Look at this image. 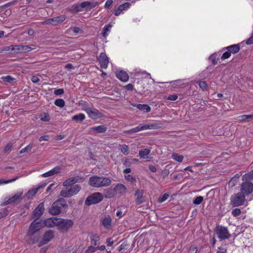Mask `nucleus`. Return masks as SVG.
<instances>
[{
    "instance_id": "1",
    "label": "nucleus",
    "mask_w": 253,
    "mask_h": 253,
    "mask_svg": "<svg viewBox=\"0 0 253 253\" xmlns=\"http://www.w3.org/2000/svg\"><path fill=\"white\" fill-rule=\"evenodd\" d=\"M111 180L107 177L94 175L89 178L88 184L93 187H101L110 185Z\"/></svg>"
},
{
    "instance_id": "2",
    "label": "nucleus",
    "mask_w": 253,
    "mask_h": 253,
    "mask_svg": "<svg viewBox=\"0 0 253 253\" xmlns=\"http://www.w3.org/2000/svg\"><path fill=\"white\" fill-rule=\"evenodd\" d=\"M67 208L68 205L66 200L63 198H61L53 202L49 209V212L53 215H56L60 213L62 209Z\"/></svg>"
},
{
    "instance_id": "3",
    "label": "nucleus",
    "mask_w": 253,
    "mask_h": 253,
    "mask_svg": "<svg viewBox=\"0 0 253 253\" xmlns=\"http://www.w3.org/2000/svg\"><path fill=\"white\" fill-rule=\"evenodd\" d=\"M42 227V223L41 222H37L35 220L33 221L30 224L29 228L27 235L30 237V239L33 241V243L36 242L39 239L40 235L37 233L35 237H33L35 234H36Z\"/></svg>"
},
{
    "instance_id": "4",
    "label": "nucleus",
    "mask_w": 253,
    "mask_h": 253,
    "mask_svg": "<svg viewBox=\"0 0 253 253\" xmlns=\"http://www.w3.org/2000/svg\"><path fill=\"white\" fill-rule=\"evenodd\" d=\"M60 192V196L64 198H69L76 195L81 189V186L79 184L74 185L64 186Z\"/></svg>"
},
{
    "instance_id": "5",
    "label": "nucleus",
    "mask_w": 253,
    "mask_h": 253,
    "mask_svg": "<svg viewBox=\"0 0 253 253\" xmlns=\"http://www.w3.org/2000/svg\"><path fill=\"white\" fill-rule=\"evenodd\" d=\"M230 203L233 207H239L243 205L246 202L245 195L242 192H238L232 195Z\"/></svg>"
},
{
    "instance_id": "6",
    "label": "nucleus",
    "mask_w": 253,
    "mask_h": 253,
    "mask_svg": "<svg viewBox=\"0 0 253 253\" xmlns=\"http://www.w3.org/2000/svg\"><path fill=\"white\" fill-rule=\"evenodd\" d=\"M103 199V195L100 192H95L87 197L85 201V204L90 206L100 203Z\"/></svg>"
},
{
    "instance_id": "7",
    "label": "nucleus",
    "mask_w": 253,
    "mask_h": 253,
    "mask_svg": "<svg viewBox=\"0 0 253 253\" xmlns=\"http://www.w3.org/2000/svg\"><path fill=\"white\" fill-rule=\"evenodd\" d=\"M56 221L58 222L57 226H59V229L62 232H67L74 224V222L71 219L60 218Z\"/></svg>"
},
{
    "instance_id": "8",
    "label": "nucleus",
    "mask_w": 253,
    "mask_h": 253,
    "mask_svg": "<svg viewBox=\"0 0 253 253\" xmlns=\"http://www.w3.org/2000/svg\"><path fill=\"white\" fill-rule=\"evenodd\" d=\"M159 127V125L155 124L140 125L135 127H134L129 130H127V135H129L133 133H135L143 130L157 129Z\"/></svg>"
},
{
    "instance_id": "9",
    "label": "nucleus",
    "mask_w": 253,
    "mask_h": 253,
    "mask_svg": "<svg viewBox=\"0 0 253 253\" xmlns=\"http://www.w3.org/2000/svg\"><path fill=\"white\" fill-rule=\"evenodd\" d=\"M215 232L220 240L228 239L231 236L227 228L224 226H217Z\"/></svg>"
},
{
    "instance_id": "10",
    "label": "nucleus",
    "mask_w": 253,
    "mask_h": 253,
    "mask_svg": "<svg viewBox=\"0 0 253 253\" xmlns=\"http://www.w3.org/2000/svg\"><path fill=\"white\" fill-rule=\"evenodd\" d=\"M241 186V192L243 193L245 195H249L253 191V183L248 180H243Z\"/></svg>"
},
{
    "instance_id": "11",
    "label": "nucleus",
    "mask_w": 253,
    "mask_h": 253,
    "mask_svg": "<svg viewBox=\"0 0 253 253\" xmlns=\"http://www.w3.org/2000/svg\"><path fill=\"white\" fill-rule=\"evenodd\" d=\"M23 191L18 192L13 196L5 201L2 205H5L10 204L19 203L22 199V196Z\"/></svg>"
},
{
    "instance_id": "12",
    "label": "nucleus",
    "mask_w": 253,
    "mask_h": 253,
    "mask_svg": "<svg viewBox=\"0 0 253 253\" xmlns=\"http://www.w3.org/2000/svg\"><path fill=\"white\" fill-rule=\"evenodd\" d=\"M53 232L52 230L46 231L43 237L42 240L39 243L38 247H41L44 245L47 244L53 238Z\"/></svg>"
},
{
    "instance_id": "13",
    "label": "nucleus",
    "mask_w": 253,
    "mask_h": 253,
    "mask_svg": "<svg viewBox=\"0 0 253 253\" xmlns=\"http://www.w3.org/2000/svg\"><path fill=\"white\" fill-rule=\"evenodd\" d=\"M85 178L83 176H74L67 179L63 183V186L74 185V184L77 182H82L84 181Z\"/></svg>"
},
{
    "instance_id": "14",
    "label": "nucleus",
    "mask_w": 253,
    "mask_h": 253,
    "mask_svg": "<svg viewBox=\"0 0 253 253\" xmlns=\"http://www.w3.org/2000/svg\"><path fill=\"white\" fill-rule=\"evenodd\" d=\"M33 48L26 45H17L12 46L11 50L16 53H26L33 50Z\"/></svg>"
},
{
    "instance_id": "15",
    "label": "nucleus",
    "mask_w": 253,
    "mask_h": 253,
    "mask_svg": "<svg viewBox=\"0 0 253 253\" xmlns=\"http://www.w3.org/2000/svg\"><path fill=\"white\" fill-rule=\"evenodd\" d=\"M144 190L142 189H137L134 194L136 197L135 202L137 205L144 203L146 200V197L144 196Z\"/></svg>"
},
{
    "instance_id": "16",
    "label": "nucleus",
    "mask_w": 253,
    "mask_h": 253,
    "mask_svg": "<svg viewBox=\"0 0 253 253\" xmlns=\"http://www.w3.org/2000/svg\"><path fill=\"white\" fill-rule=\"evenodd\" d=\"M98 60L99 62L101 68L106 69L109 64V58L104 52L100 54Z\"/></svg>"
},
{
    "instance_id": "17",
    "label": "nucleus",
    "mask_w": 253,
    "mask_h": 253,
    "mask_svg": "<svg viewBox=\"0 0 253 253\" xmlns=\"http://www.w3.org/2000/svg\"><path fill=\"white\" fill-rule=\"evenodd\" d=\"M44 211V203H41L34 211L33 216L35 218H39L43 213Z\"/></svg>"
},
{
    "instance_id": "18",
    "label": "nucleus",
    "mask_w": 253,
    "mask_h": 253,
    "mask_svg": "<svg viewBox=\"0 0 253 253\" xmlns=\"http://www.w3.org/2000/svg\"><path fill=\"white\" fill-rule=\"evenodd\" d=\"M98 3L97 1L92 2L85 1L81 3V7L85 10H88L95 7Z\"/></svg>"
},
{
    "instance_id": "19",
    "label": "nucleus",
    "mask_w": 253,
    "mask_h": 253,
    "mask_svg": "<svg viewBox=\"0 0 253 253\" xmlns=\"http://www.w3.org/2000/svg\"><path fill=\"white\" fill-rule=\"evenodd\" d=\"M46 184L44 183L42 184L36 188L29 190L26 194V197H27L29 199L32 198L36 194L39 189L43 188L46 185Z\"/></svg>"
},
{
    "instance_id": "20",
    "label": "nucleus",
    "mask_w": 253,
    "mask_h": 253,
    "mask_svg": "<svg viewBox=\"0 0 253 253\" xmlns=\"http://www.w3.org/2000/svg\"><path fill=\"white\" fill-rule=\"evenodd\" d=\"M61 169V167L59 166H57L53 168L52 169H51L50 170L42 174V176L44 177H47L48 176H52L54 174H57L60 172Z\"/></svg>"
},
{
    "instance_id": "21",
    "label": "nucleus",
    "mask_w": 253,
    "mask_h": 253,
    "mask_svg": "<svg viewBox=\"0 0 253 253\" xmlns=\"http://www.w3.org/2000/svg\"><path fill=\"white\" fill-rule=\"evenodd\" d=\"M101 223L103 226L106 228L109 229L111 226L112 218L109 215H105L101 219Z\"/></svg>"
},
{
    "instance_id": "22",
    "label": "nucleus",
    "mask_w": 253,
    "mask_h": 253,
    "mask_svg": "<svg viewBox=\"0 0 253 253\" xmlns=\"http://www.w3.org/2000/svg\"><path fill=\"white\" fill-rule=\"evenodd\" d=\"M116 77L121 81L126 82V73L125 71L120 70L115 72Z\"/></svg>"
},
{
    "instance_id": "23",
    "label": "nucleus",
    "mask_w": 253,
    "mask_h": 253,
    "mask_svg": "<svg viewBox=\"0 0 253 253\" xmlns=\"http://www.w3.org/2000/svg\"><path fill=\"white\" fill-rule=\"evenodd\" d=\"M116 194H118L119 196L125 192L126 187L122 184H118L114 187Z\"/></svg>"
},
{
    "instance_id": "24",
    "label": "nucleus",
    "mask_w": 253,
    "mask_h": 253,
    "mask_svg": "<svg viewBox=\"0 0 253 253\" xmlns=\"http://www.w3.org/2000/svg\"><path fill=\"white\" fill-rule=\"evenodd\" d=\"M89 129L90 131H95L97 133H103L105 132L107 130V128L104 125H101L91 127Z\"/></svg>"
},
{
    "instance_id": "25",
    "label": "nucleus",
    "mask_w": 253,
    "mask_h": 253,
    "mask_svg": "<svg viewBox=\"0 0 253 253\" xmlns=\"http://www.w3.org/2000/svg\"><path fill=\"white\" fill-rule=\"evenodd\" d=\"M116 194L114 188H109L105 190L104 196L106 198H111Z\"/></svg>"
},
{
    "instance_id": "26",
    "label": "nucleus",
    "mask_w": 253,
    "mask_h": 253,
    "mask_svg": "<svg viewBox=\"0 0 253 253\" xmlns=\"http://www.w3.org/2000/svg\"><path fill=\"white\" fill-rule=\"evenodd\" d=\"M52 19L53 20V26H56L65 20L66 16L65 15H61L53 17Z\"/></svg>"
},
{
    "instance_id": "27",
    "label": "nucleus",
    "mask_w": 253,
    "mask_h": 253,
    "mask_svg": "<svg viewBox=\"0 0 253 253\" xmlns=\"http://www.w3.org/2000/svg\"><path fill=\"white\" fill-rule=\"evenodd\" d=\"M226 49L231 53L235 54L239 51L240 47L238 44H233L226 47Z\"/></svg>"
},
{
    "instance_id": "28",
    "label": "nucleus",
    "mask_w": 253,
    "mask_h": 253,
    "mask_svg": "<svg viewBox=\"0 0 253 253\" xmlns=\"http://www.w3.org/2000/svg\"><path fill=\"white\" fill-rule=\"evenodd\" d=\"M89 117L94 120L100 118L103 116L101 112H87Z\"/></svg>"
},
{
    "instance_id": "29",
    "label": "nucleus",
    "mask_w": 253,
    "mask_h": 253,
    "mask_svg": "<svg viewBox=\"0 0 253 253\" xmlns=\"http://www.w3.org/2000/svg\"><path fill=\"white\" fill-rule=\"evenodd\" d=\"M56 220H59L58 218L56 217L54 218L53 219L49 218L47 219L45 221V225L49 227H52L54 226L55 225L57 226V221Z\"/></svg>"
},
{
    "instance_id": "30",
    "label": "nucleus",
    "mask_w": 253,
    "mask_h": 253,
    "mask_svg": "<svg viewBox=\"0 0 253 253\" xmlns=\"http://www.w3.org/2000/svg\"><path fill=\"white\" fill-rule=\"evenodd\" d=\"M83 7H81V3L80 4H76L72 6L69 11L73 13H77L82 11Z\"/></svg>"
},
{
    "instance_id": "31",
    "label": "nucleus",
    "mask_w": 253,
    "mask_h": 253,
    "mask_svg": "<svg viewBox=\"0 0 253 253\" xmlns=\"http://www.w3.org/2000/svg\"><path fill=\"white\" fill-rule=\"evenodd\" d=\"M79 106L81 107L80 109L83 111H92L90 105L84 101H81Z\"/></svg>"
},
{
    "instance_id": "32",
    "label": "nucleus",
    "mask_w": 253,
    "mask_h": 253,
    "mask_svg": "<svg viewBox=\"0 0 253 253\" xmlns=\"http://www.w3.org/2000/svg\"><path fill=\"white\" fill-rule=\"evenodd\" d=\"M236 120L239 122L253 120V113L251 115H244L237 117Z\"/></svg>"
},
{
    "instance_id": "33",
    "label": "nucleus",
    "mask_w": 253,
    "mask_h": 253,
    "mask_svg": "<svg viewBox=\"0 0 253 253\" xmlns=\"http://www.w3.org/2000/svg\"><path fill=\"white\" fill-rule=\"evenodd\" d=\"M133 106H135L137 109L142 111H150V107L146 104H131Z\"/></svg>"
},
{
    "instance_id": "34",
    "label": "nucleus",
    "mask_w": 253,
    "mask_h": 253,
    "mask_svg": "<svg viewBox=\"0 0 253 253\" xmlns=\"http://www.w3.org/2000/svg\"><path fill=\"white\" fill-rule=\"evenodd\" d=\"M90 237L91 244L96 246L99 244L100 238L98 235L95 234H92Z\"/></svg>"
},
{
    "instance_id": "35",
    "label": "nucleus",
    "mask_w": 253,
    "mask_h": 253,
    "mask_svg": "<svg viewBox=\"0 0 253 253\" xmlns=\"http://www.w3.org/2000/svg\"><path fill=\"white\" fill-rule=\"evenodd\" d=\"M126 8V2L120 5L118 8L115 10V15L118 16L120 15L122 12V11L125 9Z\"/></svg>"
},
{
    "instance_id": "36",
    "label": "nucleus",
    "mask_w": 253,
    "mask_h": 253,
    "mask_svg": "<svg viewBox=\"0 0 253 253\" xmlns=\"http://www.w3.org/2000/svg\"><path fill=\"white\" fill-rule=\"evenodd\" d=\"M243 180H248L252 182L253 180V170L251 172L245 174L242 177Z\"/></svg>"
},
{
    "instance_id": "37",
    "label": "nucleus",
    "mask_w": 253,
    "mask_h": 253,
    "mask_svg": "<svg viewBox=\"0 0 253 253\" xmlns=\"http://www.w3.org/2000/svg\"><path fill=\"white\" fill-rule=\"evenodd\" d=\"M150 153V150L148 148L141 149L139 151V155L141 158H144Z\"/></svg>"
},
{
    "instance_id": "38",
    "label": "nucleus",
    "mask_w": 253,
    "mask_h": 253,
    "mask_svg": "<svg viewBox=\"0 0 253 253\" xmlns=\"http://www.w3.org/2000/svg\"><path fill=\"white\" fill-rule=\"evenodd\" d=\"M84 119V115L82 113H80L78 115H75L72 117V120L77 122H82Z\"/></svg>"
},
{
    "instance_id": "39",
    "label": "nucleus",
    "mask_w": 253,
    "mask_h": 253,
    "mask_svg": "<svg viewBox=\"0 0 253 253\" xmlns=\"http://www.w3.org/2000/svg\"><path fill=\"white\" fill-rule=\"evenodd\" d=\"M112 25L110 24H109L104 27L102 30V36L104 37H106L107 35V32L109 31L110 29L111 28Z\"/></svg>"
},
{
    "instance_id": "40",
    "label": "nucleus",
    "mask_w": 253,
    "mask_h": 253,
    "mask_svg": "<svg viewBox=\"0 0 253 253\" xmlns=\"http://www.w3.org/2000/svg\"><path fill=\"white\" fill-rule=\"evenodd\" d=\"M171 158L177 162H182L184 157L182 155H178L177 153H173L171 155Z\"/></svg>"
},
{
    "instance_id": "41",
    "label": "nucleus",
    "mask_w": 253,
    "mask_h": 253,
    "mask_svg": "<svg viewBox=\"0 0 253 253\" xmlns=\"http://www.w3.org/2000/svg\"><path fill=\"white\" fill-rule=\"evenodd\" d=\"M240 175L238 174H236L233 177H232L229 182V185L231 186H234L237 181H238Z\"/></svg>"
},
{
    "instance_id": "42",
    "label": "nucleus",
    "mask_w": 253,
    "mask_h": 253,
    "mask_svg": "<svg viewBox=\"0 0 253 253\" xmlns=\"http://www.w3.org/2000/svg\"><path fill=\"white\" fill-rule=\"evenodd\" d=\"M127 182H130L132 184L135 185L136 182V176L134 175H127Z\"/></svg>"
},
{
    "instance_id": "43",
    "label": "nucleus",
    "mask_w": 253,
    "mask_h": 253,
    "mask_svg": "<svg viewBox=\"0 0 253 253\" xmlns=\"http://www.w3.org/2000/svg\"><path fill=\"white\" fill-rule=\"evenodd\" d=\"M18 178V177L16 176L13 178H12L11 179H9L7 180H5L3 179H0V185L3 184H7V183H9L10 182H14V181H16Z\"/></svg>"
},
{
    "instance_id": "44",
    "label": "nucleus",
    "mask_w": 253,
    "mask_h": 253,
    "mask_svg": "<svg viewBox=\"0 0 253 253\" xmlns=\"http://www.w3.org/2000/svg\"><path fill=\"white\" fill-rule=\"evenodd\" d=\"M54 104L57 106L63 107L65 105V101L62 99H57L55 100Z\"/></svg>"
},
{
    "instance_id": "45",
    "label": "nucleus",
    "mask_w": 253,
    "mask_h": 253,
    "mask_svg": "<svg viewBox=\"0 0 253 253\" xmlns=\"http://www.w3.org/2000/svg\"><path fill=\"white\" fill-rule=\"evenodd\" d=\"M217 55L216 53L212 54L209 57V60L211 61L212 64L214 65L217 64V61L216 60Z\"/></svg>"
},
{
    "instance_id": "46",
    "label": "nucleus",
    "mask_w": 253,
    "mask_h": 253,
    "mask_svg": "<svg viewBox=\"0 0 253 253\" xmlns=\"http://www.w3.org/2000/svg\"><path fill=\"white\" fill-rule=\"evenodd\" d=\"M204 199L202 196H198L195 198L193 201V203L195 205H199L203 201Z\"/></svg>"
},
{
    "instance_id": "47",
    "label": "nucleus",
    "mask_w": 253,
    "mask_h": 253,
    "mask_svg": "<svg viewBox=\"0 0 253 253\" xmlns=\"http://www.w3.org/2000/svg\"><path fill=\"white\" fill-rule=\"evenodd\" d=\"M2 80L6 82L12 83L13 82L14 80H15V79L12 78L10 76L7 75L5 77H2Z\"/></svg>"
},
{
    "instance_id": "48",
    "label": "nucleus",
    "mask_w": 253,
    "mask_h": 253,
    "mask_svg": "<svg viewBox=\"0 0 253 253\" xmlns=\"http://www.w3.org/2000/svg\"><path fill=\"white\" fill-rule=\"evenodd\" d=\"M50 119V117L49 115H48V114L47 113H44L43 114V116H42L41 118V120L42 121H44V122H48V121H49Z\"/></svg>"
},
{
    "instance_id": "49",
    "label": "nucleus",
    "mask_w": 253,
    "mask_h": 253,
    "mask_svg": "<svg viewBox=\"0 0 253 253\" xmlns=\"http://www.w3.org/2000/svg\"><path fill=\"white\" fill-rule=\"evenodd\" d=\"M169 197V195L167 193H165L162 197H159L158 202L160 203L165 201Z\"/></svg>"
},
{
    "instance_id": "50",
    "label": "nucleus",
    "mask_w": 253,
    "mask_h": 253,
    "mask_svg": "<svg viewBox=\"0 0 253 253\" xmlns=\"http://www.w3.org/2000/svg\"><path fill=\"white\" fill-rule=\"evenodd\" d=\"M8 214V211L6 209H2L0 210V218H1Z\"/></svg>"
},
{
    "instance_id": "51",
    "label": "nucleus",
    "mask_w": 253,
    "mask_h": 253,
    "mask_svg": "<svg viewBox=\"0 0 253 253\" xmlns=\"http://www.w3.org/2000/svg\"><path fill=\"white\" fill-rule=\"evenodd\" d=\"M200 87L204 90L207 88V84L205 82L200 81L198 82Z\"/></svg>"
},
{
    "instance_id": "52",
    "label": "nucleus",
    "mask_w": 253,
    "mask_h": 253,
    "mask_svg": "<svg viewBox=\"0 0 253 253\" xmlns=\"http://www.w3.org/2000/svg\"><path fill=\"white\" fill-rule=\"evenodd\" d=\"M198 251L197 247L192 246L189 248L188 253H197Z\"/></svg>"
},
{
    "instance_id": "53",
    "label": "nucleus",
    "mask_w": 253,
    "mask_h": 253,
    "mask_svg": "<svg viewBox=\"0 0 253 253\" xmlns=\"http://www.w3.org/2000/svg\"><path fill=\"white\" fill-rule=\"evenodd\" d=\"M97 251V248L93 247L92 246H90L88 247V249L85 251V253H92Z\"/></svg>"
},
{
    "instance_id": "54",
    "label": "nucleus",
    "mask_w": 253,
    "mask_h": 253,
    "mask_svg": "<svg viewBox=\"0 0 253 253\" xmlns=\"http://www.w3.org/2000/svg\"><path fill=\"white\" fill-rule=\"evenodd\" d=\"M241 210L239 209H237V208L235 209L232 211V214L235 217L241 214Z\"/></svg>"
},
{
    "instance_id": "55",
    "label": "nucleus",
    "mask_w": 253,
    "mask_h": 253,
    "mask_svg": "<svg viewBox=\"0 0 253 253\" xmlns=\"http://www.w3.org/2000/svg\"><path fill=\"white\" fill-rule=\"evenodd\" d=\"M71 29H72V31L76 34H82L83 33V30L81 28L78 27H74L72 28H71Z\"/></svg>"
},
{
    "instance_id": "56",
    "label": "nucleus",
    "mask_w": 253,
    "mask_h": 253,
    "mask_svg": "<svg viewBox=\"0 0 253 253\" xmlns=\"http://www.w3.org/2000/svg\"><path fill=\"white\" fill-rule=\"evenodd\" d=\"M32 148V146L31 145H28L26 147L22 149V150L20 151V153L22 154L31 151Z\"/></svg>"
},
{
    "instance_id": "57",
    "label": "nucleus",
    "mask_w": 253,
    "mask_h": 253,
    "mask_svg": "<svg viewBox=\"0 0 253 253\" xmlns=\"http://www.w3.org/2000/svg\"><path fill=\"white\" fill-rule=\"evenodd\" d=\"M231 55V53L229 52V50L225 52L222 55L221 59L222 60H224L228 58Z\"/></svg>"
},
{
    "instance_id": "58",
    "label": "nucleus",
    "mask_w": 253,
    "mask_h": 253,
    "mask_svg": "<svg viewBox=\"0 0 253 253\" xmlns=\"http://www.w3.org/2000/svg\"><path fill=\"white\" fill-rule=\"evenodd\" d=\"M64 90L63 88H59L55 89L54 91V93L56 95H62L64 93Z\"/></svg>"
},
{
    "instance_id": "59",
    "label": "nucleus",
    "mask_w": 253,
    "mask_h": 253,
    "mask_svg": "<svg viewBox=\"0 0 253 253\" xmlns=\"http://www.w3.org/2000/svg\"><path fill=\"white\" fill-rule=\"evenodd\" d=\"M11 148H12V145L10 143H8L7 144L4 149V152L5 153H8V152H9L11 150Z\"/></svg>"
},
{
    "instance_id": "60",
    "label": "nucleus",
    "mask_w": 253,
    "mask_h": 253,
    "mask_svg": "<svg viewBox=\"0 0 253 253\" xmlns=\"http://www.w3.org/2000/svg\"><path fill=\"white\" fill-rule=\"evenodd\" d=\"M112 0H107L105 3L104 7L105 8H108L113 3Z\"/></svg>"
},
{
    "instance_id": "61",
    "label": "nucleus",
    "mask_w": 253,
    "mask_h": 253,
    "mask_svg": "<svg viewBox=\"0 0 253 253\" xmlns=\"http://www.w3.org/2000/svg\"><path fill=\"white\" fill-rule=\"evenodd\" d=\"M177 95L176 94L170 95L168 96V99L171 101H175L177 99Z\"/></svg>"
},
{
    "instance_id": "62",
    "label": "nucleus",
    "mask_w": 253,
    "mask_h": 253,
    "mask_svg": "<svg viewBox=\"0 0 253 253\" xmlns=\"http://www.w3.org/2000/svg\"><path fill=\"white\" fill-rule=\"evenodd\" d=\"M53 20L52 18H49L48 19L45 20L44 21L42 22L43 24H47V25H53Z\"/></svg>"
},
{
    "instance_id": "63",
    "label": "nucleus",
    "mask_w": 253,
    "mask_h": 253,
    "mask_svg": "<svg viewBox=\"0 0 253 253\" xmlns=\"http://www.w3.org/2000/svg\"><path fill=\"white\" fill-rule=\"evenodd\" d=\"M48 138H49L48 135H43L40 137L39 141L40 142H41L42 141H48Z\"/></svg>"
},
{
    "instance_id": "64",
    "label": "nucleus",
    "mask_w": 253,
    "mask_h": 253,
    "mask_svg": "<svg viewBox=\"0 0 253 253\" xmlns=\"http://www.w3.org/2000/svg\"><path fill=\"white\" fill-rule=\"evenodd\" d=\"M226 251L227 250L226 249L222 247H219L218 248L217 253H226Z\"/></svg>"
}]
</instances>
